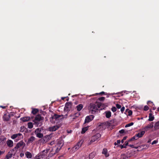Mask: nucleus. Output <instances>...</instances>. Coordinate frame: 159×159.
Returning <instances> with one entry per match:
<instances>
[{
    "label": "nucleus",
    "instance_id": "54",
    "mask_svg": "<svg viewBox=\"0 0 159 159\" xmlns=\"http://www.w3.org/2000/svg\"><path fill=\"white\" fill-rule=\"evenodd\" d=\"M58 143L60 144H62V141H60L58 142Z\"/></svg>",
    "mask_w": 159,
    "mask_h": 159
},
{
    "label": "nucleus",
    "instance_id": "63",
    "mask_svg": "<svg viewBox=\"0 0 159 159\" xmlns=\"http://www.w3.org/2000/svg\"><path fill=\"white\" fill-rule=\"evenodd\" d=\"M156 109V108H155L154 107L153 108V110H155Z\"/></svg>",
    "mask_w": 159,
    "mask_h": 159
},
{
    "label": "nucleus",
    "instance_id": "43",
    "mask_svg": "<svg viewBox=\"0 0 159 159\" xmlns=\"http://www.w3.org/2000/svg\"><path fill=\"white\" fill-rule=\"evenodd\" d=\"M18 148H17V146H16L15 147L12 149V151H17V149Z\"/></svg>",
    "mask_w": 159,
    "mask_h": 159
},
{
    "label": "nucleus",
    "instance_id": "32",
    "mask_svg": "<svg viewBox=\"0 0 159 159\" xmlns=\"http://www.w3.org/2000/svg\"><path fill=\"white\" fill-rule=\"evenodd\" d=\"M28 127L29 129H32L33 127V125L32 122H30L28 123Z\"/></svg>",
    "mask_w": 159,
    "mask_h": 159
},
{
    "label": "nucleus",
    "instance_id": "25",
    "mask_svg": "<svg viewBox=\"0 0 159 159\" xmlns=\"http://www.w3.org/2000/svg\"><path fill=\"white\" fill-rule=\"evenodd\" d=\"M12 154L9 152L6 156V158L7 159H9L12 157Z\"/></svg>",
    "mask_w": 159,
    "mask_h": 159
},
{
    "label": "nucleus",
    "instance_id": "50",
    "mask_svg": "<svg viewBox=\"0 0 159 159\" xmlns=\"http://www.w3.org/2000/svg\"><path fill=\"white\" fill-rule=\"evenodd\" d=\"M128 141H126L125 142V143L124 144H125V146H128V145H129L128 144Z\"/></svg>",
    "mask_w": 159,
    "mask_h": 159
},
{
    "label": "nucleus",
    "instance_id": "38",
    "mask_svg": "<svg viewBox=\"0 0 159 159\" xmlns=\"http://www.w3.org/2000/svg\"><path fill=\"white\" fill-rule=\"evenodd\" d=\"M105 99V98L103 97H102L99 98L98 99L100 101H103Z\"/></svg>",
    "mask_w": 159,
    "mask_h": 159
},
{
    "label": "nucleus",
    "instance_id": "6",
    "mask_svg": "<svg viewBox=\"0 0 159 159\" xmlns=\"http://www.w3.org/2000/svg\"><path fill=\"white\" fill-rule=\"evenodd\" d=\"M44 119L43 117L41 115L39 114L37 115L35 118L34 120V122L36 124H38L37 122L40 121L41 120H43Z\"/></svg>",
    "mask_w": 159,
    "mask_h": 159
},
{
    "label": "nucleus",
    "instance_id": "1",
    "mask_svg": "<svg viewBox=\"0 0 159 159\" xmlns=\"http://www.w3.org/2000/svg\"><path fill=\"white\" fill-rule=\"evenodd\" d=\"M101 106L100 103H91L89 106L88 109L89 112L92 114H95Z\"/></svg>",
    "mask_w": 159,
    "mask_h": 159
},
{
    "label": "nucleus",
    "instance_id": "41",
    "mask_svg": "<svg viewBox=\"0 0 159 159\" xmlns=\"http://www.w3.org/2000/svg\"><path fill=\"white\" fill-rule=\"evenodd\" d=\"M158 141L157 140H155L153 141L152 143V145H153L154 144H156L158 143Z\"/></svg>",
    "mask_w": 159,
    "mask_h": 159
},
{
    "label": "nucleus",
    "instance_id": "7",
    "mask_svg": "<svg viewBox=\"0 0 159 159\" xmlns=\"http://www.w3.org/2000/svg\"><path fill=\"white\" fill-rule=\"evenodd\" d=\"M94 116L93 115H90L87 116L85 120V123H88L91 121L93 119Z\"/></svg>",
    "mask_w": 159,
    "mask_h": 159
},
{
    "label": "nucleus",
    "instance_id": "33",
    "mask_svg": "<svg viewBox=\"0 0 159 159\" xmlns=\"http://www.w3.org/2000/svg\"><path fill=\"white\" fill-rule=\"evenodd\" d=\"M128 158L124 154H121L120 159H126Z\"/></svg>",
    "mask_w": 159,
    "mask_h": 159
},
{
    "label": "nucleus",
    "instance_id": "64",
    "mask_svg": "<svg viewBox=\"0 0 159 159\" xmlns=\"http://www.w3.org/2000/svg\"><path fill=\"white\" fill-rule=\"evenodd\" d=\"M157 110L158 111H159V107H158L157 109Z\"/></svg>",
    "mask_w": 159,
    "mask_h": 159
},
{
    "label": "nucleus",
    "instance_id": "17",
    "mask_svg": "<svg viewBox=\"0 0 159 159\" xmlns=\"http://www.w3.org/2000/svg\"><path fill=\"white\" fill-rule=\"evenodd\" d=\"M83 105L82 104H80L76 106V108L77 110L79 111H80L81 109L83 108Z\"/></svg>",
    "mask_w": 159,
    "mask_h": 159
},
{
    "label": "nucleus",
    "instance_id": "9",
    "mask_svg": "<svg viewBox=\"0 0 159 159\" xmlns=\"http://www.w3.org/2000/svg\"><path fill=\"white\" fill-rule=\"evenodd\" d=\"M10 117L11 116L10 115L6 113H4L2 117L3 120L6 121H8L9 120Z\"/></svg>",
    "mask_w": 159,
    "mask_h": 159
},
{
    "label": "nucleus",
    "instance_id": "23",
    "mask_svg": "<svg viewBox=\"0 0 159 159\" xmlns=\"http://www.w3.org/2000/svg\"><path fill=\"white\" fill-rule=\"evenodd\" d=\"M149 117L148 120L149 121H153L154 118V116H152V114L151 113L149 114Z\"/></svg>",
    "mask_w": 159,
    "mask_h": 159
},
{
    "label": "nucleus",
    "instance_id": "31",
    "mask_svg": "<svg viewBox=\"0 0 159 159\" xmlns=\"http://www.w3.org/2000/svg\"><path fill=\"white\" fill-rule=\"evenodd\" d=\"M41 132V129H39V128H37L36 129V130L35 131V134L36 135V134H37L38 133H40Z\"/></svg>",
    "mask_w": 159,
    "mask_h": 159
},
{
    "label": "nucleus",
    "instance_id": "29",
    "mask_svg": "<svg viewBox=\"0 0 159 159\" xmlns=\"http://www.w3.org/2000/svg\"><path fill=\"white\" fill-rule=\"evenodd\" d=\"M43 134L40 133H38L36 134V136L37 137L39 138H42L43 137Z\"/></svg>",
    "mask_w": 159,
    "mask_h": 159
},
{
    "label": "nucleus",
    "instance_id": "39",
    "mask_svg": "<svg viewBox=\"0 0 159 159\" xmlns=\"http://www.w3.org/2000/svg\"><path fill=\"white\" fill-rule=\"evenodd\" d=\"M149 107L147 106H145L143 108V110L145 111H147L148 110Z\"/></svg>",
    "mask_w": 159,
    "mask_h": 159
},
{
    "label": "nucleus",
    "instance_id": "19",
    "mask_svg": "<svg viewBox=\"0 0 159 159\" xmlns=\"http://www.w3.org/2000/svg\"><path fill=\"white\" fill-rule=\"evenodd\" d=\"M107 150L106 149H103L102 152V153L104 154L105 157H106L109 156V154L107 153Z\"/></svg>",
    "mask_w": 159,
    "mask_h": 159
},
{
    "label": "nucleus",
    "instance_id": "42",
    "mask_svg": "<svg viewBox=\"0 0 159 159\" xmlns=\"http://www.w3.org/2000/svg\"><path fill=\"white\" fill-rule=\"evenodd\" d=\"M116 106L118 109H120L121 107V105L118 104H116Z\"/></svg>",
    "mask_w": 159,
    "mask_h": 159
},
{
    "label": "nucleus",
    "instance_id": "3",
    "mask_svg": "<svg viewBox=\"0 0 159 159\" xmlns=\"http://www.w3.org/2000/svg\"><path fill=\"white\" fill-rule=\"evenodd\" d=\"M52 136V134L46 135L40 139L39 141L43 143H45L50 140Z\"/></svg>",
    "mask_w": 159,
    "mask_h": 159
},
{
    "label": "nucleus",
    "instance_id": "28",
    "mask_svg": "<svg viewBox=\"0 0 159 159\" xmlns=\"http://www.w3.org/2000/svg\"><path fill=\"white\" fill-rule=\"evenodd\" d=\"M24 142L22 141H20L17 143L16 146H17V148H19L20 147H21L23 144Z\"/></svg>",
    "mask_w": 159,
    "mask_h": 159
},
{
    "label": "nucleus",
    "instance_id": "55",
    "mask_svg": "<svg viewBox=\"0 0 159 159\" xmlns=\"http://www.w3.org/2000/svg\"><path fill=\"white\" fill-rule=\"evenodd\" d=\"M149 103H152V102H151V101H148V102H147V104L148 105L149 104Z\"/></svg>",
    "mask_w": 159,
    "mask_h": 159
},
{
    "label": "nucleus",
    "instance_id": "52",
    "mask_svg": "<svg viewBox=\"0 0 159 159\" xmlns=\"http://www.w3.org/2000/svg\"><path fill=\"white\" fill-rule=\"evenodd\" d=\"M116 143L118 144H120V140H118L116 141Z\"/></svg>",
    "mask_w": 159,
    "mask_h": 159
},
{
    "label": "nucleus",
    "instance_id": "61",
    "mask_svg": "<svg viewBox=\"0 0 159 159\" xmlns=\"http://www.w3.org/2000/svg\"><path fill=\"white\" fill-rule=\"evenodd\" d=\"M116 121V119H114L112 120L111 121H113V122H114Z\"/></svg>",
    "mask_w": 159,
    "mask_h": 159
},
{
    "label": "nucleus",
    "instance_id": "56",
    "mask_svg": "<svg viewBox=\"0 0 159 159\" xmlns=\"http://www.w3.org/2000/svg\"><path fill=\"white\" fill-rule=\"evenodd\" d=\"M151 140L150 139H149L148 140V143H150V142H151Z\"/></svg>",
    "mask_w": 159,
    "mask_h": 159
},
{
    "label": "nucleus",
    "instance_id": "37",
    "mask_svg": "<svg viewBox=\"0 0 159 159\" xmlns=\"http://www.w3.org/2000/svg\"><path fill=\"white\" fill-rule=\"evenodd\" d=\"M67 116H68L67 114H66L64 116L63 115V116H61V120H63L64 118L66 119L67 118Z\"/></svg>",
    "mask_w": 159,
    "mask_h": 159
},
{
    "label": "nucleus",
    "instance_id": "11",
    "mask_svg": "<svg viewBox=\"0 0 159 159\" xmlns=\"http://www.w3.org/2000/svg\"><path fill=\"white\" fill-rule=\"evenodd\" d=\"M71 105L72 103L71 102H67L65 104V110L69 111L71 107Z\"/></svg>",
    "mask_w": 159,
    "mask_h": 159
},
{
    "label": "nucleus",
    "instance_id": "59",
    "mask_svg": "<svg viewBox=\"0 0 159 159\" xmlns=\"http://www.w3.org/2000/svg\"><path fill=\"white\" fill-rule=\"evenodd\" d=\"M124 140H123V139H122L121 141V143H124Z\"/></svg>",
    "mask_w": 159,
    "mask_h": 159
},
{
    "label": "nucleus",
    "instance_id": "24",
    "mask_svg": "<svg viewBox=\"0 0 159 159\" xmlns=\"http://www.w3.org/2000/svg\"><path fill=\"white\" fill-rule=\"evenodd\" d=\"M88 128H89L88 127H86L83 128L81 132V133L82 134L84 133L86 131L88 130Z\"/></svg>",
    "mask_w": 159,
    "mask_h": 159
},
{
    "label": "nucleus",
    "instance_id": "14",
    "mask_svg": "<svg viewBox=\"0 0 159 159\" xmlns=\"http://www.w3.org/2000/svg\"><path fill=\"white\" fill-rule=\"evenodd\" d=\"M153 126V122H152L151 124L148 125L147 126H145L144 128V129L145 130L147 131L149 129L152 128Z\"/></svg>",
    "mask_w": 159,
    "mask_h": 159
},
{
    "label": "nucleus",
    "instance_id": "22",
    "mask_svg": "<svg viewBox=\"0 0 159 159\" xmlns=\"http://www.w3.org/2000/svg\"><path fill=\"white\" fill-rule=\"evenodd\" d=\"M154 128L155 130H157L159 129V121L157 122L155 124Z\"/></svg>",
    "mask_w": 159,
    "mask_h": 159
},
{
    "label": "nucleus",
    "instance_id": "53",
    "mask_svg": "<svg viewBox=\"0 0 159 159\" xmlns=\"http://www.w3.org/2000/svg\"><path fill=\"white\" fill-rule=\"evenodd\" d=\"M127 138V136H125L123 139V140H125Z\"/></svg>",
    "mask_w": 159,
    "mask_h": 159
},
{
    "label": "nucleus",
    "instance_id": "35",
    "mask_svg": "<svg viewBox=\"0 0 159 159\" xmlns=\"http://www.w3.org/2000/svg\"><path fill=\"white\" fill-rule=\"evenodd\" d=\"M134 124V123L133 122H131L130 123H129V124H128L127 125H126L125 126V127H127L129 126H130L132 125H133Z\"/></svg>",
    "mask_w": 159,
    "mask_h": 159
},
{
    "label": "nucleus",
    "instance_id": "4",
    "mask_svg": "<svg viewBox=\"0 0 159 159\" xmlns=\"http://www.w3.org/2000/svg\"><path fill=\"white\" fill-rule=\"evenodd\" d=\"M23 136L22 134L21 133H19L18 134H13L11 136V138L13 139H14L16 138L17 139H16V141L17 142L19 140H20L21 138H22Z\"/></svg>",
    "mask_w": 159,
    "mask_h": 159
},
{
    "label": "nucleus",
    "instance_id": "47",
    "mask_svg": "<svg viewBox=\"0 0 159 159\" xmlns=\"http://www.w3.org/2000/svg\"><path fill=\"white\" fill-rule=\"evenodd\" d=\"M119 132L120 134H123L125 132V130L123 129H121L119 131Z\"/></svg>",
    "mask_w": 159,
    "mask_h": 159
},
{
    "label": "nucleus",
    "instance_id": "46",
    "mask_svg": "<svg viewBox=\"0 0 159 159\" xmlns=\"http://www.w3.org/2000/svg\"><path fill=\"white\" fill-rule=\"evenodd\" d=\"M120 147L121 149L126 148V146H124V144L123 145H120Z\"/></svg>",
    "mask_w": 159,
    "mask_h": 159
},
{
    "label": "nucleus",
    "instance_id": "58",
    "mask_svg": "<svg viewBox=\"0 0 159 159\" xmlns=\"http://www.w3.org/2000/svg\"><path fill=\"white\" fill-rule=\"evenodd\" d=\"M66 98V97H62L61 98L62 100H63Z\"/></svg>",
    "mask_w": 159,
    "mask_h": 159
},
{
    "label": "nucleus",
    "instance_id": "48",
    "mask_svg": "<svg viewBox=\"0 0 159 159\" xmlns=\"http://www.w3.org/2000/svg\"><path fill=\"white\" fill-rule=\"evenodd\" d=\"M0 107L1 108H2L3 109H6V108L7 107V106H0Z\"/></svg>",
    "mask_w": 159,
    "mask_h": 159
},
{
    "label": "nucleus",
    "instance_id": "16",
    "mask_svg": "<svg viewBox=\"0 0 159 159\" xmlns=\"http://www.w3.org/2000/svg\"><path fill=\"white\" fill-rule=\"evenodd\" d=\"M30 118L29 117H25L20 118V120L24 122H25L29 121Z\"/></svg>",
    "mask_w": 159,
    "mask_h": 159
},
{
    "label": "nucleus",
    "instance_id": "40",
    "mask_svg": "<svg viewBox=\"0 0 159 159\" xmlns=\"http://www.w3.org/2000/svg\"><path fill=\"white\" fill-rule=\"evenodd\" d=\"M94 156V152H92L90 153L89 155V157L90 158H92Z\"/></svg>",
    "mask_w": 159,
    "mask_h": 159
},
{
    "label": "nucleus",
    "instance_id": "21",
    "mask_svg": "<svg viewBox=\"0 0 159 159\" xmlns=\"http://www.w3.org/2000/svg\"><path fill=\"white\" fill-rule=\"evenodd\" d=\"M81 144L80 142H78L77 144L74 147L75 150L78 149L81 146Z\"/></svg>",
    "mask_w": 159,
    "mask_h": 159
},
{
    "label": "nucleus",
    "instance_id": "13",
    "mask_svg": "<svg viewBox=\"0 0 159 159\" xmlns=\"http://www.w3.org/2000/svg\"><path fill=\"white\" fill-rule=\"evenodd\" d=\"M145 133V131H142L136 134L135 135L138 139L139 138L142 137Z\"/></svg>",
    "mask_w": 159,
    "mask_h": 159
},
{
    "label": "nucleus",
    "instance_id": "27",
    "mask_svg": "<svg viewBox=\"0 0 159 159\" xmlns=\"http://www.w3.org/2000/svg\"><path fill=\"white\" fill-rule=\"evenodd\" d=\"M138 139L137 137V136H136V135H135L134 136L132 137L131 139H129L128 141V142H130L132 141H134V140H137Z\"/></svg>",
    "mask_w": 159,
    "mask_h": 159
},
{
    "label": "nucleus",
    "instance_id": "34",
    "mask_svg": "<svg viewBox=\"0 0 159 159\" xmlns=\"http://www.w3.org/2000/svg\"><path fill=\"white\" fill-rule=\"evenodd\" d=\"M80 114L79 113H75L74 115V117L73 118V119H74L76 117H78L80 116Z\"/></svg>",
    "mask_w": 159,
    "mask_h": 159
},
{
    "label": "nucleus",
    "instance_id": "57",
    "mask_svg": "<svg viewBox=\"0 0 159 159\" xmlns=\"http://www.w3.org/2000/svg\"><path fill=\"white\" fill-rule=\"evenodd\" d=\"M104 123H101L99 125V126H102Z\"/></svg>",
    "mask_w": 159,
    "mask_h": 159
},
{
    "label": "nucleus",
    "instance_id": "45",
    "mask_svg": "<svg viewBox=\"0 0 159 159\" xmlns=\"http://www.w3.org/2000/svg\"><path fill=\"white\" fill-rule=\"evenodd\" d=\"M125 110V107H123L120 109L121 112L123 113Z\"/></svg>",
    "mask_w": 159,
    "mask_h": 159
},
{
    "label": "nucleus",
    "instance_id": "62",
    "mask_svg": "<svg viewBox=\"0 0 159 159\" xmlns=\"http://www.w3.org/2000/svg\"><path fill=\"white\" fill-rule=\"evenodd\" d=\"M1 132H2L1 129L0 128V135L1 134Z\"/></svg>",
    "mask_w": 159,
    "mask_h": 159
},
{
    "label": "nucleus",
    "instance_id": "26",
    "mask_svg": "<svg viewBox=\"0 0 159 159\" xmlns=\"http://www.w3.org/2000/svg\"><path fill=\"white\" fill-rule=\"evenodd\" d=\"M39 112V110L37 109L36 108H33L32 109V111L31 113L35 115L38 112Z\"/></svg>",
    "mask_w": 159,
    "mask_h": 159
},
{
    "label": "nucleus",
    "instance_id": "12",
    "mask_svg": "<svg viewBox=\"0 0 159 159\" xmlns=\"http://www.w3.org/2000/svg\"><path fill=\"white\" fill-rule=\"evenodd\" d=\"M7 146L9 148L12 147L13 146V142L11 140L8 139L6 142Z\"/></svg>",
    "mask_w": 159,
    "mask_h": 159
},
{
    "label": "nucleus",
    "instance_id": "60",
    "mask_svg": "<svg viewBox=\"0 0 159 159\" xmlns=\"http://www.w3.org/2000/svg\"><path fill=\"white\" fill-rule=\"evenodd\" d=\"M114 144L115 145H117L118 144H117V143L116 142H115L114 143Z\"/></svg>",
    "mask_w": 159,
    "mask_h": 159
},
{
    "label": "nucleus",
    "instance_id": "44",
    "mask_svg": "<svg viewBox=\"0 0 159 159\" xmlns=\"http://www.w3.org/2000/svg\"><path fill=\"white\" fill-rule=\"evenodd\" d=\"M60 150V149H59L58 148H57L55 151V153L53 154V155H55L56 153H57V152H59V151Z\"/></svg>",
    "mask_w": 159,
    "mask_h": 159
},
{
    "label": "nucleus",
    "instance_id": "30",
    "mask_svg": "<svg viewBox=\"0 0 159 159\" xmlns=\"http://www.w3.org/2000/svg\"><path fill=\"white\" fill-rule=\"evenodd\" d=\"M126 112H128V115L129 116H131L132 114V111L129 109H127L126 110Z\"/></svg>",
    "mask_w": 159,
    "mask_h": 159
},
{
    "label": "nucleus",
    "instance_id": "51",
    "mask_svg": "<svg viewBox=\"0 0 159 159\" xmlns=\"http://www.w3.org/2000/svg\"><path fill=\"white\" fill-rule=\"evenodd\" d=\"M128 146L131 147L132 148H134V145L133 144H129Z\"/></svg>",
    "mask_w": 159,
    "mask_h": 159
},
{
    "label": "nucleus",
    "instance_id": "20",
    "mask_svg": "<svg viewBox=\"0 0 159 159\" xmlns=\"http://www.w3.org/2000/svg\"><path fill=\"white\" fill-rule=\"evenodd\" d=\"M26 157L28 158H31L32 157V155L30 152H26L25 153Z\"/></svg>",
    "mask_w": 159,
    "mask_h": 159
},
{
    "label": "nucleus",
    "instance_id": "15",
    "mask_svg": "<svg viewBox=\"0 0 159 159\" xmlns=\"http://www.w3.org/2000/svg\"><path fill=\"white\" fill-rule=\"evenodd\" d=\"M105 116L106 118H109L110 117L111 115V113L110 111H105Z\"/></svg>",
    "mask_w": 159,
    "mask_h": 159
},
{
    "label": "nucleus",
    "instance_id": "49",
    "mask_svg": "<svg viewBox=\"0 0 159 159\" xmlns=\"http://www.w3.org/2000/svg\"><path fill=\"white\" fill-rule=\"evenodd\" d=\"M105 94V92H101L100 93H97V94H100V95H103Z\"/></svg>",
    "mask_w": 159,
    "mask_h": 159
},
{
    "label": "nucleus",
    "instance_id": "8",
    "mask_svg": "<svg viewBox=\"0 0 159 159\" xmlns=\"http://www.w3.org/2000/svg\"><path fill=\"white\" fill-rule=\"evenodd\" d=\"M59 125H56L50 127L49 128V130L50 131H55L58 129L60 127Z\"/></svg>",
    "mask_w": 159,
    "mask_h": 159
},
{
    "label": "nucleus",
    "instance_id": "2",
    "mask_svg": "<svg viewBox=\"0 0 159 159\" xmlns=\"http://www.w3.org/2000/svg\"><path fill=\"white\" fill-rule=\"evenodd\" d=\"M63 116V115H59L56 114H55L54 115L52 116L50 118V121L52 123H55V121L53 120L54 119L55 120H61V116Z\"/></svg>",
    "mask_w": 159,
    "mask_h": 159
},
{
    "label": "nucleus",
    "instance_id": "5",
    "mask_svg": "<svg viewBox=\"0 0 159 159\" xmlns=\"http://www.w3.org/2000/svg\"><path fill=\"white\" fill-rule=\"evenodd\" d=\"M101 137V135L99 133L96 134L95 135L92 136L91 138V140L89 142V144H91L93 142L97 140Z\"/></svg>",
    "mask_w": 159,
    "mask_h": 159
},
{
    "label": "nucleus",
    "instance_id": "36",
    "mask_svg": "<svg viewBox=\"0 0 159 159\" xmlns=\"http://www.w3.org/2000/svg\"><path fill=\"white\" fill-rule=\"evenodd\" d=\"M116 108L115 107H112L111 108V110L113 112H115L116 111Z\"/></svg>",
    "mask_w": 159,
    "mask_h": 159
},
{
    "label": "nucleus",
    "instance_id": "10",
    "mask_svg": "<svg viewBox=\"0 0 159 159\" xmlns=\"http://www.w3.org/2000/svg\"><path fill=\"white\" fill-rule=\"evenodd\" d=\"M7 138L3 136L0 137V145H3L5 143Z\"/></svg>",
    "mask_w": 159,
    "mask_h": 159
},
{
    "label": "nucleus",
    "instance_id": "18",
    "mask_svg": "<svg viewBox=\"0 0 159 159\" xmlns=\"http://www.w3.org/2000/svg\"><path fill=\"white\" fill-rule=\"evenodd\" d=\"M35 138L34 137L31 136L30 138L29 139L27 143H32L35 140Z\"/></svg>",
    "mask_w": 159,
    "mask_h": 159
}]
</instances>
